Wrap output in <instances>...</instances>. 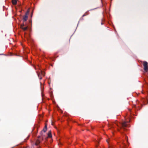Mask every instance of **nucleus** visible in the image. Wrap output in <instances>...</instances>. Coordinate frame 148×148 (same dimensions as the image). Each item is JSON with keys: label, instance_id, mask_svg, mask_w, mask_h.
<instances>
[{"label": "nucleus", "instance_id": "nucleus-6", "mask_svg": "<svg viewBox=\"0 0 148 148\" xmlns=\"http://www.w3.org/2000/svg\"><path fill=\"white\" fill-rule=\"evenodd\" d=\"M126 145L124 142H122V145L121 146V147L122 148H126Z\"/></svg>", "mask_w": 148, "mask_h": 148}, {"label": "nucleus", "instance_id": "nucleus-5", "mask_svg": "<svg viewBox=\"0 0 148 148\" xmlns=\"http://www.w3.org/2000/svg\"><path fill=\"white\" fill-rule=\"evenodd\" d=\"M27 18L28 16L27 14L26 13L25 15L23 16V21H26L27 19Z\"/></svg>", "mask_w": 148, "mask_h": 148}, {"label": "nucleus", "instance_id": "nucleus-8", "mask_svg": "<svg viewBox=\"0 0 148 148\" xmlns=\"http://www.w3.org/2000/svg\"><path fill=\"white\" fill-rule=\"evenodd\" d=\"M48 136L49 138H51L52 137V135L50 132H49L48 134Z\"/></svg>", "mask_w": 148, "mask_h": 148}, {"label": "nucleus", "instance_id": "nucleus-12", "mask_svg": "<svg viewBox=\"0 0 148 148\" xmlns=\"http://www.w3.org/2000/svg\"><path fill=\"white\" fill-rule=\"evenodd\" d=\"M126 139V141L127 142V137H126V136H125Z\"/></svg>", "mask_w": 148, "mask_h": 148}, {"label": "nucleus", "instance_id": "nucleus-11", "mask_svg": "<svg viewBox=\"0 0 148 148\" xmlns=\"http://www.w3.org/2000/svg\"><path fill=\"white\" fill-rule=\"evenodd\" d=\"M47 131V126L46 125H45V127L44 128L43 131L45 132Z\"/></svg>", "mask_w": 148, "mask_h": 148}, {"label": "nucleus", "instance_id": "nucleus-2", "mask_svg": "<svg viewBox=\"0 0 148 148\" xmlns=\"http://www.w3.org/2000/svg\"><path fill=\"white\" fill-rule=\"evenodd\" d=\"M37 74L40 79H41L42 76H44L45 75V72L41 69H40L37 72Z\"/></svg>", "mask_w": 148, "mask_h": 148}, {"label": "nucleus", "instance_id": "nucleus-10", "mask_svg": "<svg viewBox=\"0 0 148 148\" xmlns=\"http://www.w3.org/2000/svg\"><path fill=\"white\" fill-rule=\"evenodd\" d=\"M40 141L38 139L36 143V145H38L39 143H40Z\"/></svg>", "mask_w": 148, "mask_h": 148}, {"label": "nucleus", "instance_id": "nucleus-9", "mask_svg": "<svg viewBox=\"0 0 148 148\" xmlns=\"http://www.w3.org/2000/svg\"><path fill=\"white\" fill-rule=\"evenodd\" d=\"M106 141H107V143H108V148H112V147H111V146L109 144V140H106Z\"/></svg>", "mask_w": 148, "mask_h": 148}, {"label": "nucleus", "instance_id": "nucleus-7", "mask_svg": "<svg viewBox=\"0 0 148 148\" xmlns=\"http://www.w3.org/2000/svg\"><path fill=\"white\" fill-rule=\"evenodd\" d=\"M17 0H12V3L14 5H16L17 3Z\"/></svg>", "mask_w": 148, "mask_h": 148}, {"label": "nucleus", "instance_id": "nucleus-1", "mask_svg": "<svg viewBox=\"0 0 148 148\" xmlns=\"http://www.w3.org/2000/svg\"><path fill=\"white\" fill-rule=\"evenodd\" d=\"M130 120L128 119V120H126V121H124L123 123H121L118 122L117 121H116L115 122L114 124L112 126V127H114L116 125V127H119L121 128L122 127L124 128V127H129V122H130Z\"/></svg>", "mask_w": 148, "mask_h": 148}, {"label": "nucleus", "instance_id": "nucleus-3", "mask_svg": "<svg viewBox=\"0 0 148 148\" xmlns=\"http://www.w3.org/2000/svg\"><path fill=\"white\" fill-rule=\"evenodd\" d=\"M143 65L144 67V70L145 71L147 72L148 70L147 63L146 61L143 62Z\"/></svg>", "mask_w": 148, "mask_h": 148}, {"label": "nucleus", "instance_id": "nucleus-4", "mask_svg": "<svg viewBox=\"0 0 148 148\" xmlns=\"http://www.w3.org/2000/svg\"><path fill=\"white\" fill-rule=\"evenodd\" d=\"M24 24H23L21 25V27L22 28L24 31L26 30L27 29V27H24Z\"/></svg>", "mask_w": 148, "mask_h": 148}]
</instances>
